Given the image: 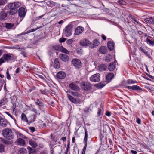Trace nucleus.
<instances>
[{"label":"nucleus","instance_id":"nucleus-64","mask_svg":"<svg viewBox=\"0 0 154 154\" xmlns=\"http://www.w3.org/2000/svg\"><path fill=\"white\" fill-rule=\"evenodd\" d=\"M130 18L132 20L131 21H133L135 19H136V17L133 16H130Z\"/></svg>","mask_w":154,"mask_h":154},{"label":"nucleus","instance_id":"nucleus-50","mask_svg":"<svg viewBox=\"0 0 154 154\" xmlns=\"http://www.w3.org/2000/svg\"><path fill=\"white\" fill-rule=\"evenodd\" d=\"M6 74L7 79L8 80H10L11 79V77L9 74V72L8 70L7 71Z\"/></svg>","mask_w":154,"mask_h":154},{"label":"nucleus","instance_id":"nucleus-18","mask_svg":"<svg viewBox=\"0 0 154 154\" xmlns=\"http://www.w3.org/2000/svg\"><path fill=\"white\" fill-rule=\"evenodd\" d=\"M17 145L21 146H24L25 145L24 140L21 138H19L17 140Z\"/></svg>","mask_w":154,"mask_h":154},{"label":"nucleus","instance_id":"nucleus-36","mask_svg":"<svg viewBox=\"0 0 154 154\" xmlns=\"http://www.w3.org/2000/svg\"><path fill=\"white\" fill-rule=\"evenodd\" d=\"M46 4L48 6L52 7L54 5V2L52 1H48L46 2Z\"/></svg>","mask_w":154,"mask_h":154},{"label":"nucleus","instance_id":"nucleus-60","mask_svg":"<svg viewBox=\"0 0 154 154\" xmlns=\"http://www.w3.org/2000/svg\"><path fill=\"white\" fill-rule=\"evenodd\" d=\"M136 122L139 124H140L141 123V120L138 118L137 119Z\"/></svg>","mask_w":154,"mask_h":154},{"label":"nucleus","instance_id":"nucleus-28","mask_svg":"<svg viewBox=\"0 0 154 154\" xmlns=\"http://www.w3.org/2000/svg\"><path fill=\"white\" fill-rule=\"evenodd\" d=\"M85 135L84 139V144L87 143V138L88 134L87 133V130L86 128L85 129Z\"/></svg>","mask_w":154,"mask_h":154},{"label":"nucleus","instance_id":"nucleus-35","mask_svg":"<svg viewBox=\"0 0 154 154\" xmlns=\"http://www.w3.org/2000/svg\"><path fill=\"white\" fill-rule=\"evenodd\" d=\"M14 23H6V26L5 27L7 29H12L13 27L14 26Z\"/></svg>","mask_w":154,"mask_h":154},{"label":"nucleus","instance_id":"nucleus-37","mask_svg":"<svg viewBox=\"0 0 154 154\" xmlns=\"http://www.w3.org/2000/svg\"><path fill=\"white\" fill-rule=\"evenodd\" d=\"M21 119L25 122H28V120L27 117L24 113H22L21 114Z\"/></svg>","mask_w":154,"mask_h":154},{"label":"nucleus","instance_id":"nucleus-2","mask_svg":"<svg viewBox=\"0 0 154 154\" xmlns=\"http://www.w3.org/2000/svg\"><path fill=\"white\" fill-rule=\"evenodd\" d=\"M3 136L6 139L11 140L14 137V133L12 130L9 128H6L2 131Z\"/></svg>","mask_w":154,"mask_h":154},{"label":"nucleus","instance_id":"nucleus-17","mask_svg":"<svg viewBox=\"0 0 154 154\" xmlns=\"http://www.w3.org/2000/svg\"><path fill=\"white\" fill-rule=\"evenodd\" d=\"M11 54H4L3 55L2 58L5 61L8 62L11 59L12 57L11 55Z\"/></svg>","mask_w":154,"mask_h":154},{"label":"nucleus","instance_id":"nucleus-34","mask_svg":"<svg viewBox=\"0 0 154 154\" xmlns=\"http://www.w3.org/2000/svg\"><path fill=\"white\" fill-rule=\"evenodd\" d=\"M60 50L62 52L66 54H69V51L66 48L63 47V46L60 47Z\"/></svg>","mask_w":154,"mask_h":154},{"label":"nucleus","instance_id":"nucleus-10","mask_svg":"<svg viewBox=\"0 0 154 154\" xmlns=\"http://www.w3.org/2000/svg\"><path fill=\"white\" fill-rule=\"evenodd\" d=\"M125 87L128 89H131L135 91H142V88L140 86L137 85H134L132 86H126Z\"/></svg>","mask_w":154,"mask_h":154},{"label":"nucleus","instance_id":"nucleus-1","mask_svg":"<svg viewBox=\"0 0 154 154\" xmlns=\"http://www.w3.org/2000/svg\"><path fill=\"white\" fill-rule=\"evenodd\" d=\"M21 5V3L19 1H17L13 3H9L7 7L9 9V14L11 15H14L18 11L17 8Z\"/></svg>","mask_w":154,"mask_h":154},{"label":"nucleus","instance_id":"nucleus-43","mask_svg":"<svg viewBox=\"0 0 154 154\" xmlns=\"http://www.w3.org/2000/svg\"><path fill=\"white\" fill-rule=\"evenodd\" d=\"M7 2V0H0V6L4 5Z\"/></svg>","mask_w":154,"mask_h":154},{"label":"nucleus","instance_id":"nucleus-39","mask_svg":"<svg viewBox=\"0 0 154 154\" xmlns=\"http://www.w3.org/2000/svg\"><path fill=\"white\" fill-rule=\"evenodd\" d=\"M127 83L128 84H134L137 83V82L136 80L134 81L132 79H129L127 80Z\"/></svg>","mask_w":154,"mask_h":154},{"label":"nucleus","instance_id":"nucleus-4","mask_svg":"<svg viewBox=\"0 0 154 154\" xmlns=\"http://www.w3.org/2000/svg\"><path fill=\"white\" fill-rule=\"evenodd\" d=\"M81 86L82 89L86 91H88L91 88V83L85 81L81 83Z\"/></svg>","mask_w":154,"mask_h":154},{"label":"nucleus","instance_id":"nucleus-53","mask_svg":"<svg viewBox=\"0 0 154 154\" xmlns=\"http://www.w3.org/2000/svg\"><path fill=\"white\" fill-rule=\"evenodd\" d=\"M69 145H70V142L69 141L68 143L67 147L66 148V150L65 152H68L69 151Z\"/></svg>","mask_w":154,"mask_h":154},{"label":"nucleus","instance_id":"nucleus-24","mask_svg":"<svg viewBox=\"0 0 154 154\" xmlns=\"http://www.w3.org/2000/svg\"><path fill=\"white\" fill-rule=\"evenodd\" d=\"M8 122L5 119H2L0 121V125L2 127H5L7 125Z\"/></svg>","mask_w":154,"mask_h":154},{"label":"nucleus","instance_id":"nucleus-11","mask_svg":"<svg viewBox=\"0 0 154 154\" xmlns=\"http://www.w3.org/2000/svg\"><path fill=\"white\" fill-rule=\"evenodd\" d=\"M59 58L62 61L65 62H67L69 60V57L68 56L63 54H59Z\"/></svg>","mask_w":154,"mask_h":154},{"label":"nucleus","instance_id":"nucleus-27","mask_svg":"<svg viewBox=\"0 0 154 154\" xmlns=\"http://www.w3.org/2000/svg\"><path fill=\"white\" fill-rule=\"evenodd\" d=\"M18 154H27V151L24 148H20L19 150Z\"/></svg>","mask_w":154,"mask_h":154},{"label":"nucleus","instance_id":"nucleus-29","mask_svg":"<svg viewBox=\"0 0 154 154\" xmlns=\"http://www.w3.org/2000/svg\"><path fill=\"white\" fill-rule=\"evenodd\" d=\"M29 143L33 148H35L37 146V145L35 142L31 139L29 140Z\"/></svg>","mask_w":154,"mask_h":154},{"label":"nucleus","instance_id":"nucleus-40","mask_svg":"<svg viewBox=\"0 0 154 154\" xmlns=\"http://www.w3.org/2000/svg\"><path fill=\"white\" fill-rule=\"evenodd\" d=\"M36 104L38 105L39 106H43L44 104L41 101H40L38 99L37 100Z\"/></svg>","mask_w":154,"mask_h":154},{"label":"nucleus","instance_id":"nucleus-42","mask_svg":"<svg viewBox=\"0 0 154 154\" xmlns=\"http://www.w3.org/2000/svg\"><path fill=\"white\" fill-rule=\"evenodd\" d=\"M4 151V146L2 144H0V152H2Z\"/></svg>","mask_w":154,"mask_h":154},{"label":"nucleus","instance_id":"nucleus-46","mask_svg":"<svg viewBox=\"0 0 154 154\" xmlns=\"http://www.w3.org/2000/svg\"><path fill=\"white\" fill-rule=\"evenodd\" d=\"M53 48L55 50H60V47L58 45H55L53 46Z\"/></svg>","mask_w":154,"mask_h":154},{"label":"nucleus","instance_id":"nucleus-61","mask_svg":"<svg viewBox=\"0 0 154 154\" xmlns=\"http://www.w3.org/2000/svg\"><path fill=\"white\" fill-rule=\"evenodd\" d=\"M12 49H20V47H19V45H17L15 47H14L12 48Z\"/></svg>","mask_w":154,"mask_h":154},{"label":"nucleus","instance_id":"nucleus-57","mask_svg":"<svg viewBox=\"0 0 154 154\" xmlns=\"http://www.w3.org/2000/svg\"><path fill=\"white\" fill-rule=\"evenodd\" d=\"M40 154H48V152L46 150H44L41 152Z\"/></svg>","mask_w":154,"mask_h":154},{"label":"nucleus","instance_id":"nucleus-63","mask_svg":"<svg viewBox=\"0 0 154 154\" xmlns=\"http://www.w3.org/2000/svg\"><path fill=\"white\" fill-rule=\"evenodd\" d=\"M131 152L133 154H137V153L136 151L133 150H131Z\"/></svg>","mask_w":154,"mask_h":154},{"label":"nucleus","instance_id":"nucleus-21","mask_svg":"<svg viewBox=\"0 0 154 154\" xmlns=\"http://www.w3.org/2000/svg\"><path fill=\"white\" fill-rule=\"evenodd\" d=\"M116 64L115 62L110 63L108 66L109 70L110 71H113L115 68Z\"/></svg>","mask_w":154,"mask_h":154},{"label":"nucleus","instance_id":"nucleus-26","mask_svg":"<svg viewBox=\"0 0 154 154\" xmlns=\"http://www.w3.org/2000/svg\"><path fill=\"white\" fill-rule=\"evenodd\" d=\"M114 75L112 73L108 74L106 76V79L107 81L109 82L114 77Z\"/></svg>","mask_w":154,"mask_h":154},{"label":"nucleus","instance_id":"nucleus-51","mask_svg":"<svg viewBox=\"0 0 154 154\" xmlns=\"http://www.w3.org/2000/svg\"><path fill=\"white\" fill-rule=\"evenodd\" d=\"M37 29H31V30L26 32V33H27V34H28V33L33 32L35 31Z\"/></svg>","mask_w":154,"mask_h":154},{"label":"nucleus","instance_id":"nucleus-48","mask_svg":"<svg viewBox=\"0 0 154 154\" xmlns=\"http://www.w3.org/2000/svg\"><path fill=\"white\" fill-rule=\"evenodd\" d=\"M73 42V40L72 39L68 40L66 41V43L68 45H70Z\"/></svg>","mask_w":154,"mask_h":154},{"label":"nucleus","instance_id":"nucleus-62","mask_svg":"<svg viewBox=\"0 0 154 154\" xmlns=\"http://www.w3.org/2000/svg\"><path fill=\"white\" fill-rule=\"evenodd\" d=\"M27 33H26V32H23V33H22L20 34H19L17 35V36H20V35H25V34H27Z\"/></svg>","mask_w":154,"mask_h":154},{"label":"nucleus","instance_id":"nucleus-23","mask_svg":"<svg viewBox=\"0 0 154 154\" xmlns=\"http://www.w3.org/2000/svg\"><path fill=\"white\" fill-rule=\"evenodd\" d=\"M107 51V48L106 46H101L99 50V52L102 54H105Z\"/></svg>","mask_w":154,"mask_h":154},{"label":"nucleus","instance_id":"nucleus-45","mask_svg":"<svg viewBox=\"0 0 154 154\" xmlns=\"http://www.w3.org/2000/svg\"><path fill=\"white\" fill-rule=\"evenodd\" d=\"M118 3L120 5H124L125 4L126 2L123 0H119Z\"/></svg>","mask_w":154,"mask_h":154},{"label":"nucleus","instance_id":"nucleus-49","mask_svg":"<svg viewBox=\"0 0 154 154\" xmlns=\"http://www.w3.org/2000/svg\"><path fill=\"white\" fill-rule=\"evenodd\" d=\"M17 136H19L20 137H21L22 138H26V137L24 135H23V134L20 133H18L17 134Z\"/></svg>","mask_w":154,"mask_h":154},{"label":"nucleus","instance_id":"nucleus-7","mask_svg":"<svg viewBox=\"0 0 154 154\" xmlns=\"http://www.w3.org/2000/svg\"><path fill=\"white\" fill-rule=\"evenodd\" d=\"M67 97L69 100L72 103L80 104L82 103L81 100L79 98H75L71 95L67 94Z\"/></svg>","mask_w":154,"mask_h":154},{"label":"nucleus","instance_id":"nucleus-52","mask_svg":"<svg viewBox=\"0 0 154 154\" xmlns=\"http://www.w3.org/2000/svg\"><path fill=\"white\" fill-rule=\"evenodd\" d=\"M132 21L134 23V24L136 25H137L139 23L138 21L136 20V18L133 21Z\"/></svg>","mask_w":154,"mask_h":154},{"label":"nucleus","instance_id":"nucleus-55","mask_svg":"<svg viewBox=\"0 0 154 154\" xmlns=\"http://www.w3.org/2000/svg\"><path fill=\"white\" fill-rule=\"evenodd\" d=\"M5 62V60L2 58L0 59V65H1L2 63Z\"/></svg>","mask_w":154,"mask_h":154},{"label":"nucleus","instance_id":"nucleus-12","mask_svg":"<svg viewBox=\"0 0 154 154\" xmlns=\"http://www.w3.org/2000/svg\"><path fill=\"white\" fill-rule=\"evenodd\" d=\"M84 28L81 26H78L75 29V34L78 35L81 34L84 31Z\"/></svg>","mask_w":154,"mask_h":154},{"label":"nucleus","instance_id":"nucleus-59","mask_svg":"<svg viewBox=\"0 0 154 154\" xmlns=\"http://www.w3.org/2000/svg\"><path fill=\"white\" fill-rule=\"evenodd\" d=\"M106 115L108 116H109L111 115V113L109 111H106Z\"/></svg>","mask_w":154,"mask_h":154},{"label":"nucleus","instance_id":"nucleus-58","mask_svg":"<svg viewBox=\"0 0 154 154\" xmlns=\"http://www.w3.org/2000/svg\"><path fill=\"white\" fill-rule=\"evenodd\" d=\"M30 149V152L31 153H34L35 152V150L34 149H32V148L30 147H29Z\"/></svg>","mask_w":154,"mask_h":154},{"label":"nucleus","instance_id":"nucleus-14","mask_svg":"<svg viewBox=\"0 0 154 154\" xmlns=\"http://www.w3.org/2000/svg\"><path fill=\"white\" fill-rule=\"evenodd\" d=\"M69 87L72 90L74 91L79 90V87L76 84L73 82H72L69 84Z\"/></svg>","mask_w":154,"mask_h":154},{"label":"nucleus","instance_id":"nucleus-54","mask_svg":"<svg viewBox=\"0 0 154 154\" xmlns=\"http://www.w3.org/2000/svg\"><path fill=\"white\" fill-rule=\"evenodd\" d=\"M66 40V39L64 38H60L59 40L60 42V43H61L62 42H64Z\"/></svg>","mask_w":154,"mask_h":154},{"label":"nucleus","instance_id":"nucleus-20","mask_svg":"<svg viewBox=\"0 0 154 154\" xmlns=\"http://www.w3.org/2000/svg\"><path fill=\"white\" fill-rule=\"evenodd\" d=\"M54 66L55 68H59L60 67V63L59 59L58 58H55L54 61Z\"/></svg>","mask_w":154,"mask_h":154},{"label":"nucleus","instance_id":"nucleus-5","mask_svg":"<svg viewBox=\"0 0 154 154\" xmlns=\"http://www.w3.org/2000/svg\"><path fill=\"white\" fill-rule=\"evenodd\" d=\"M73 28V26L72 24L69 25L65 27L64 32L66 37H68L71 35L72 29Z\"/></svg>","mask_w":154,"mask_h":154},{"label":"nucleus","instance_id":"nucleus-15","mask_svg":"<svg viewBox=\"0 0 154 154\" xmlns=\"http://www.w3.org/2000/svg\"><path fill=\"white\" fill-rule=\"evenodd\" d=\"M100 44L99 41L97 39L94 40L91 44V43L90 48H96Z\"/></svg>","mask_w":154,"mask_h":154},{"label":"nucleus","instance_id":"nucleus-31","mask_svg":"<svg viewBox=\"0 0 154 154\" xmlns=\"http://www.w3.org/2000/svg\"><path fill=\"white\" fill-rule=\"evenodd\" d=\"M105 83L104 82H101L96 85V86L99 88H101L105 85Z\"/></svg>","mask_w":154,"mask_h":154},{"label":"nucleus","instance_id":"nucleus-6","mask_svg":"<svg viewBox=\"0 0 154 154\" xmlns=\"http://www.w3.org/2000/svg\"><path fill=\"white\" fill-rule=\"evenodd\" d=\"M100 76L99 73H96L92 75L89 78L90 81L94 82H97L100 80Z\"/></svg>","mask_w":154,"mask_h":154},{"label":"nucleus","instance_id":"nucleus-22","mask_svg":"<svg viewBox=\"0 0 154 154\" xmlns=\"http://www.w3.org/2000/svg\"><path fill=\"white\" fill-rule=\"evenodd\" d=\"M144 20L147 23L151 24L154 23V17H149L144 19Z\"/></svg>","mask_w":154,"mask_h":154},{"label":"nucleus","instance_id":"nucleus-25","mask_svg":"<svg viewBox=\"0 0 154 154\" xmlns=\"http://www.w3.org/2000/svg\"><path fill=\"white\" fill-rule=\"evenodd\" d=\"M98 68L99 70L103 71L106 70L107 66L105 64H102L99 65Z\"/></svg>","mask_w":154,"mask_h":154},{"label":"nucleus","instance_id":"nucleus-8","mask_svg":"<svg viewBox=\"0 0 154 154\" xmlns=\"http://www.w3.org/2000/svg\"><path fill=\"white\" fill-rule=\"evenodd\" d=\"M79 44L80 45L83 47L88 46L90 47L91 45V42L87 39L85 38L80 41Z\"/></svg>","mask_w":154,"mask_h":154},{"label":"nucleus","instance_id":"nucleus-44","mask_svg":"<svg viewBox=\"0 0 154 154\" xmlns=\"http://www.w3.org/2000/svg\"><path fill=\"white\" fill-rule=\"evenodd\" d=\"M139 50L141 51H142L143 53H144L145 54H147L148 53L147 51L146 50L143 48L142 47H140L139 48Z\"/></svg>","mask_w":154,"mask_h":154},{"label":"nucleus","instance_id":"nucleus-41","mask_svg":"<svg viewBox=\"0 0 154 154\" xmlns=\"http://www.w3.org/2000/svg\"><path fill=\"white\" fill-rule=\"evenodd\" d=\"M85 146L82 149V154H85V151L87 147V144H84Z\"/></svg>","mask_w":154,"mask_h":154},{"label":"nucleus","instance_id":"nucleus-13","mask_svg":"<svg viewBox=\"0 0 154 154\" xmlns=\"http://www.w3.org/2000/svg\"><path fill=\"white\" fill-rule=\"evenodd\" d=\"M56 76L58 79H62L65 78L66 74L65 72L63 71H59L57 73Z\"/></svg>","mask_w":154,"mask_h":154},{"label":"nucleus","instance_id":"nucleus-47","mask_svg":"<svg viewBox=\"0 0 154 154\" xmlns=\"http://www.w3.org/2000/svg\"><path fill=\"white\" fill-rule=\"evenodd\" d=\"M71 93L72 96L76 97L78 96L79 95L78 93L76 92H71Z\"/></svg>","mask_w":154,"mask_h":154},{"label":"nucleus","instance_id":"nucleus-32","mask_svg":"<svg viewBox=\"0 0 154 154\" xmlns=\"http://www.w3.org/2000/svg\"><path fill=\"white\" fill-rule=\"evenodd\" d=\"M7 14L5 13H3L1 14L0 15V20H3L7 17Z\"/></svg>","mask_w":154,"mask_h":154},{"label":"nucleus","instance_id":"nucleus-16","mask_svg":"<svg viewBox=\"0 0 154 154\" xmlns=\"http://www.w3.org/2000/svg\"><path fill=\"white\" fill-rule=\"evenodd\" d=\"M146 42L147 43L151 46L154 45V39L153 38L150 36H148L146 39Z\"/></svg>","mask_w":154,"mask_h":154},{"label":"nucleus","instance_id":"nucleus-3","mask_svg":"<svg viewBox=\"0 0 154 154\" xmlns=\"http://www.w3.org/2000/svg\"><path fill=\"white\" fill-rule=\"evenodd\" d=\"M27 11V10L26 7H21L18 10L17 12L18 13L19 17L23 19L25 17Z\"/></svg>","mask_w":154,"mask_h":154},{"label":"nucleus","instance_id":"nucleus-56","mask_svg":"<svg viewBox=\"0 0 154 154\" xmlns=\"http://www.w3.org/2000/svg\"><path fill=\"white\" fill-rule=\"evenodd\" d=\"M29 128L32 132H33L35 131V129L33 127H29Z\"/></svg>","mask_w":154,"mask_h":154},{"label":"nucleus","instance_id":"nucleus-38","mask_svg":"<svg viewBox=\"0 0 154 154\" xmlns=\"http://www.w3.org/2000/svg\"><path fill=\"white\" fill-rule=\"evenodd\" d=\"M103 112H102L101 109L99 108L98 109V112L97 113V117H99L100 118H101L103 115Z\"/></svg>","mask_w":154,"mask_h":154},{"label":"nucleus","instance_id":"nucleus-33","mask_svg":"<svg viewBox=\"0 0 154 154\" xmlns=\"http://www.w3.org/2000/svg\"><path fill=\"white\" fill-rule=\"evenodd\" d=\"M0 141H1L2 143H4L6 144H9L11 143L9 141H8L6 139L2 138H0Z\"/></svg>","mask_w":154,"mask_h":154},{"label":"nucleus","instance_id":"nucleus-30","mask_svg":"<svg viewBox=\"0 0 154 154\" xmlns=\"http://www.w3.org/2000/svg\"><path fill=\"white\" fill-rule=\"evenodd\" d=\"M30 123L34 121L35 119V115H32L30 116L28 118Z\"/></svg>","mask_w":154,"mask_h":154},{"label":"nucleus","instance_id":"nucleus-19","mask_svg":"<svg viewBox=\"0 0 154 154\" xmlns=\"http://www.w3.org/2000/svg\"><path fill=\"white\" fill-rule=\"evenodd\" d=\"M107 46L108 49L110 50H112L114 48V44L113 42L109 41L107 43Z\"/></svg>","mask_w":154,"mask_h":154},{"label":"nucleus","instance_id":"nucleus-9","mask_svg":"<svg viewBox=\"0 0 154 154\" xmlns=\"http://www.w3.org/2000/svg\"><path fill=\"white\" fill-rule=\"evenodd\" d=\"M73 65L76 68L79 69L81 67V61L78 59H73L72 61Z\"/></svg>","mask_w":154,"mask_h":154}]
</instances>
